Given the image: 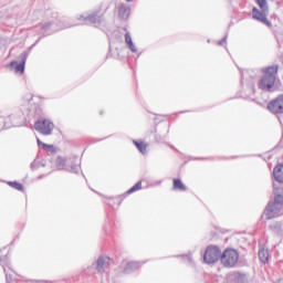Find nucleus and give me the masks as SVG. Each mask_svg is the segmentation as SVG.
Masks as SVG:
<instances>
[{
	"label": "nucleus",
	"mask_w": 283,
	"mask_h": 283,
	"mask_svg": "<svg viewBox=\"0 0 283 283\" xmlns=\"http://www.w3.org/2000/svg\"><path fill=\"white\" fill-rule=\"evenodd\" d=\"M277 66H269L262 70L263 77L260 81L259 87L265 92H271L277 80Z\"/></svg>",
	"instance_id": "1"
},
{
	"label": "nucleus",
	"mask_w": 283,
	"mask_h": 283,
	"mask_svg": "<svg viewBox=\"0 0 283 283\" xmlns=\"http://www.w3.org/2000/svg\"><path fill=\"white\" fill-rule=\"evenodd\" d=\"M240 260V253L233 248L226 249L220 256L221 265L224 269H234Z\"/></svg>",
	"instance_id": "2"
},
{
	"label": "nucleus",
	"mask_w": 283,
	"mask_h": 283,
	"mask_svg": "<svg viewBox=\"0 0 283 283\" xmlns=\"http://www.w3.org/2000/svg\"><path fill=\"white\" fill-rule=\"evenodd\" d=\"M281 209H283V196L275 192L274 201H271L264 211L266 220H273V218H277V216H280Z\"/></svg>",
	"instance_id": "3"
},
{
	"label": "nucleus",
	"mask_w": 283,
	"mask_h": 283,
	"mask_svg": "<svg viewBox=\"0 0 283 283\" xmlns=\"http://www.w3.org/2000/svg\"><path fill=\"white\" fill-rule=\"evenodd\" d=\"M54 122L50 118L39 119L34 123L35 132L42 134V136H52V132H54Z\"/></svg>",
	"instance_id": "4"
},
{
	"label": "nucleus",
	"mask_w": 283,
	"mask_h": 283,
	"mask_svg": "<svg viewBox=\"0 0 283 283\" xmlns=\"http://www.w3.org/2000/svg\"><path fill=\"white\" fill-rule=\"evenodd\" d=\"M220 248L216 245H210L206 249L203 260L207 262V264H216L218 260L221 258Z\"/></svg>",
	"instance_id": "5"
},
{
	"label": "nucleus",
	"mask_w": 283,
	"mask_h": 283,
	"mask_svg": "<svg viewBox=\"0 0 283 283\" xmlns=\"http://www.w3.org/2000/svg\"><path fill=\"white\" fill-rule=\"evenodd\" d=\"M268 109L272 114H283V95H279L268 104Z\"/></svg>",
	"instance_id": "6"
},
{
	"label": "nucleus",
	"mask_w": 283,
	"mask_h": 283,
	"mask_svg": "<svg viewBox=\"0 0 283 283\" xmlns=\"http://www.w3.org/2000/svg\"><path fill=\"white\" fill-rule=\"evenodd\" d=\"M252 18L255 21H260V23H263L268 28L272 27L271 21L266 19V11H259L256 7L252 9Z\"/></svg>",
	"instance_id": "7"
},
{
	"label": "nucleus",
	"mask_w": 283,
	"mask_h": 283,
	"mask_svg": "<svg viewBox=\"0 0 283 283\" xmlns=\"http://www.w3.org/2000/svg\"><path fill=\"white\" fill-rule=\"evenodd\" d=\"M273 174L276 182H283V165H277Z\"/></svg>",
	"instance_id": "8"
},
{
	"label": "nucleus",
	"mask_w": 283,
	"mask_h": 283,
	"mask_svg": "<svg viewBox=\"0 0 283 283\" xmlns=\"http://www.w3.org/2000/svg\"><path fill=\"white\" fill-rule=\"evenodd\" d=\"M129 7H125V4L118 7V17H120V19H129Z\"/></svg>",
	"instance_id": "9"
},
{
	"label": "nucleus",
	"mask_w": 283,
	"mask_h": 283,
	"mask_svg": "<svg viewBox=\"0 0 283 283\" xmlns=\"http://www.w3.org/2000/svg\"><path fill=\"white\" fill-rule=\"evenodd\" d=\"M172 187L177 191H187V186L178 178L172 179Z\"/></svg>",
	"instance_id": "10"
},
{
	"label": "nucleus",
	"mask_w": 283,
	"mask_h": 283,
	"mask_svg": "<svg viewBox=\"0 0 283 283\" xmlns=\"http://www.w3.org/2000/svg\"><path fill=\"white\" fill-rule=\"evenodd\" d=\"M259 258L263 264H266L269 262V250L261 248L259 250Z\"/></svg>",
	"instance_id": "11"
},
{
	"label": "nucleus",
	"mask_w": 283,
	"mask_h": 283,
	"mask_svg": "<svg viewBox=\"0 0 283 283\" xmlns=\"http://www.w3.org/2000/svg\"><path fill=\"white\" fill-rule=\"evenodd\" d=\"M133 144L137 147L140 154H147V144L145 142L133 140Z\"/></svg>",
	"instance_id": "12"
},
{
	"label": "nucleus",
	"mask_w": 283,
	"mask_h": 283,
	"mask_svg": "<svg viewBox=\"0 0 283 283\" xmlns=\"http://www.w3.org/2000/svg\"><path fill=\"white\" fill-rule=\"evenodd\" d=\"M140 189H143V181H138L136 185H134L126 191V195L129 196L130 193H136V191H140Z\"/></svg>",
	"instance_id": "13"
},
{
	"label": "nucleus",
	"mask_w": 283,
	"mask_h": 283,
	"mask_svg": "<svg viewBox=\"0 0 283 283\" xmlns=\"http://www.w3.org/2000/svg\"><path fill=\"white\" fill-rule=\"evenodd\" d=\"M7 185L17 191H24L23 184L17 181H8Z\"/></svg>",
	"instance_id": "14"
},
{
	"label": "nucleus",
	"mask_w": 283,
	"mask_h": 283,
	"mask_svg": "<svg viewBox=\"0 0 283 283\" xmlns=\"http://www.w3.org/2000/svg\"><path fill=\"white\" fill-rule=\"evenodd\" d=\"M125 42L127 43L129 50H132V52H136V46L134 45V42H132V35H129V33L125 34Z\"/></svg>",
	"instance_id": "15"
},
{
	"label": "nucleus",
	"mask_w": 283,
	"mask_h": 283,
	"mask_svg": "<svg viewBox=\"0 0 283 283\" xmlns=\"http://www.w3.org/2000/svg\"><path fill=\"white\" fill-rule=\"evenodd\" d=\"M36 143H38V146L43 147L45 149V151H54V146L48 145V144L41 142V139H39V138L36 139Z\"/></svg>",
	"instance_id": "16"
},
{
	"label": "nucleus",
	"mask_w": 283,
	"mask_h": 283,
	"mask_svg": "<svg viewBox=\"0 0 283 283\" xmlns=\"http://www.w3.org/2000/svg\"><path fill=\"white\" fill-rule=\"evenodd\" d=\"M256 3L259 6L260 10H262V12L269 11V4L266 3V0H256Z\"/></svg>",
	"instance_id": "17"
},
{
	"label": "nucleus",
	"mask_w": 283,
	"mask_h": 283,
	"mask_svg": "<svg viewBox=\"0 0 283 283\" xmlns=\"http://www.w3.org/2000/svg\"><path fill=\"white\" fill-rule=\"evenodd\" d=\"M15 72L20 74H23V72H25V60L22 61V63L17 64L14 67Z\"/></svg>",
	"instance_id": "18"
},
{
	"label": "nucleus",
	"mask_w": 283,
	"mask_h": 283,
	"mask_svg": "<svg viewBox=\"0 0 283 283\" xmlns=\"http://www.w3.org/2000/svg\"><path fill=\"white\" fill-rule=\"evenodd\" d=\"M97 271L101 273L105 269V260L104 259H98L97 260Z\"/></svg>",
	"instance_id": "19"
},
{
	"label": "nucleus",
	"mask_w": 283,
	"mask_h": 283,
	"mask_svg": "<svg viewBox=\"0 0 283 283\" xmlns=\"http://www.w3.org/2000/svg\"><path fill=\"white\" fill-rule=\"evenodd\" d=\"M10 65L14 66L17 65V62H11Z\"/></svg>",
	"instance_id": "20"
},
{
	"label": "nucleus",
	"mask_w": 283,
	"mask_h": 283,
	"mask_svg": "<svg viewBox=\"0 0 283 283\" xmlns=\"http://www.w3.org/2000/svg\"><path fill=\"white\" fill-rule=\"evenodd\" d=\"M277 283H283V279H280Z\"/></svg>",
	"instance_id": "21"
}]
</instances>
